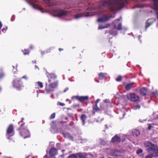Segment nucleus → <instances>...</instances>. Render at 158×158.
Segmentation results:
<instances>
[{"mask_svg": "<svg viewBox=\"0 0 158 158\" xmlns=\"http://www.w3.org/2000/svg\"><path fill=\"white\" fill-rule=\"evenodd\" d=\"M4 74L3 73H1L0 74V79L2 78L4 76Z\"/></svg>", "mask_w": 158, "mask_h": 158, "instance_id": "nucleus-38", "label": "nucleus"}, {"mask_svg": "<svg viewBox=\"0 0 158 158\" xmlns=\"http://www.w3.org/2000/svg\"><path fill=\"white\" fill-rule=\"evenodd\" d=\"M143 150L141 149H139L136 151V153L139 154L140 153H142L143 152Z\"/></svg>", "mask_w": 158, "mask_h": 158, "instance_id": "nucleus-31", "label": "nucleus"}, {"mask_svg": "<svg viewBox=\"0 0 158 158\" xmlns=\"http://www.w3.org/2000/svg\"><path fill=\"white\" fill-rule=\"evenodd\" d=\"M80 106V105L79 104H78V105H75L74 106L75 107H76V106Z\"/></svg>", "mask_w": 158, "mask_h": 158, "instance_id": "nucleus-52", "label": "nucleus"}, {"mask_svg": "<svg viewBox=\"0 0 158 158\" xmlns=\"http://www.w3.org/2000/svg\"><path fill=\"white\" fill-rule=\"evenodd\" d=\"M135 84V83L134 82L127 84L125 86V89L127 91H129L130 90L131 88L135 87V86H134Z\"/></svg>", "mask_w": 158, "mask_h": 158, "instance_id": "nucleus-16", "label": "nucleus"}, {"mask_svg": "<svg viewBox=\"0 0 158 158\" xmlns=\"http://www.w3.org/2000/svg\"><path fill=\"white\" fill-rule=\"evenodd\" d=\"M55 156L50 155V156L49 157V158H56V157Z\"/></svg>", "mask_w": 158, "mask_h": 158, "instance_id": "nucleus-44", "label": "nucleus"}, {"mask_svg": "<svg viewBox=\"0 0 158 158\" xmlns=\"http://www.w3.org/2000/svg\"><path fill=\"white\" fill-rule=\"evenodd\" d=\"M72 100L76 99L78 100L80 102H83L85 101H88L89 99V97L88 96H75L72 97Z\"/></svg>", "mask_w": 158, "mask_h": 158, "instance_id": "nucleus-9", "label": "nucleus"}, {"mask_svg": "<svg viewBox=\"0 0 158 158\" xmlns=\"http://www.w3.org/2000/svg\"><path fill=\"white\" fill-rule=\"evenodd\" d=\"M104 102L106 103H108L109 100L107 99H105L104 100Z\"/></svg>", "mask_w": 158, "mask_h": 158, "instance_id": "nucleus-42", "label": "nucleus"}, {"mask_svg": "<svg viewBox=\"0 0 158 158\" xmlns=\"http://www.w3.org/2000/svg\"><path fill=\"white\" fill-rule=\"evenodd\" d=\"M154 10L156 11V15L157 16V19H158V11H157V10H158V8H154Z\"/></svg>", "mask_w": 158, "mask_h": 158, "instance_id": "nucleus-36", "label": "nucleus"}, {"mask_svg": "<svg viewBox=\"0 0 158 158\" xmlns=\"http://www.w3.org/2000/svg\"><path fill=\"white\" fill-rule=\"evenodd\" d=\"M33 7L34 8L37 9V10H41V9H42V8H41L39 7H38L37 6H35V5H33Z\"/></svg>", "mask_w": 158, "mask_h": 158, "instance_id": "nucleus-34", "label": "nucleus"}, {"mask_svg": "<svg viewBox=\"0 0 158 158\" xmlns=\"http://www.w3.org/2000/svg\"><path fill=\"white\" fill-rule=\"evenodd\" d=\"M101 158H105V157H101Z\"/></svg>", "mask_w": 158, "mask_h": 158, "instance_id": "nucleus-59", "label": "nucleus"}, {"mask_svg": "<svg viewBox=\"0 0 158 158\" xmlns=\"http://www.w3.org/2000/svg\"><path fill=\"white\" fill-rule=\"evenodd\" d=\"M64 49L63 48H59V50L60 52H61L62 51H63Z\"/></svg>", "mask_w": 158, "mask_h": 158, "instance_id": "nucleus-45", "label": "nucleus"}, {"mask_svg": "<svg viewBox=\"0 0 158 158\" xmlns=\"http://www.w3.org/2000/svg\"><path fill=\"white\" fill-rule=\"evenodd\" d=\"M68 158H85V157L81 153H77L70 155Z\"/></svg>", "mask_w": 158, "mask_h": 158, "instance_id": "nucleus-11", "label": "nucleus"}, {"mask_svg": "<svg viewBox=\"0 0 158 158\" xmlns=\"http://www.w3.org/2000/svg\"><path fill=\"white\" fill-rule=\"evenodd\" d=\"M22 82L20 79H16L14 80L12 82L13 86L19 90L21 89V87L22 86Z\"/></svg>", "mask_w": 158, "mask_h": 158, "instance_id": "nucleus-6", "label": "nucleus"}, {"mask_svg": "<svg viewBox=\"0 0 158 158\" xmlns=\"http://www.w3.org/2000/svg\"><path fill=\"white\" fill-rule=\"evenodd\" d=\"M93 110L92 111V113L94 115H95L96 112H99L100 110L98 107L97 105H94L92 106Z\"/></svg>", "mask_w": 158, "mask_h": 158, "instance_id": "nucleus-15", "label": "nucleus"}, {"mask_svg": "<svg viewBox=\"0 0 158 158\" xmlns=\"http://www.w3.org/2000/svg\"><path fill=\"white\" fill-rule=\"evenodd\" d=\"M22 78H24L25 79H27V77L26 76H24L22 77Z\"/></svg>", "mask_w": 158, "mask_h": 158, "instance_id": "nucleus-43", "label": "nucleus"}, {"mask_svg": "<svg viewBox=\"0 0 158 158\" xmlns=\"http://www.w3.org/2000/svg\"><path fill=\"white\" fill-rule=\"evenodd\" d=\"M105 26H99L98 27V29H101L105 28Z\"/></svg>", "mask_w": 158, "mask_h": 158, "instance_id": "nucleus-35", "label": "nucleus"}, {"mask_svg": "<svg viewBox=\"0 0 158 158\" xmlns=\"http://www.w3.org/2000/svg\"><path fill=\"white\" fill-rule=\"evenodd\" d=\"M111 17V16H108L106 15H104L102 17L98 18L97 21L98 22L104 23L108 21Z\"/></svg>", "mask_w": 158, "mask_h": 158, "instance_id": "nucleus-10", "label": "nucleus"}, {"mask_svg": "<svg viewBox=\"0 0 158 158\" xmlns=\"http://www.w3.org/2000/svg\"><path fill=\"white\" fill-rule=\"evenodd\" d=\"M33 48V47L32 46V45L30 46L29 48H30V49H32ZM28 49L29 50V48H28Z\"/></svg>", "mask_w": 158, "mask_h": 158, "instance_id": "nucleus-46", "label": "nucleus"}, {"mask_svg": "<svg viewBox=\"0 0 158 158\" xmlns=\"http://www.w3.org/2000/svg\"><path fill=\"white\" fill-rule=\"evenodd\" d=\"M116 29L118 30H120L122 29V24L120 23L118 24L117 27L116 28Z\"/></svg>", "mask_w": 158, "mask_h": 158, "instance_id": "nucleus-27", "label": "nucleus"}, {"mask_svg": "<svg viewBox=\"0 0 158 158\" xmlns=\"http://www.w3.org/2000/svg\"><path fill=\"white\" fill-rule=\"evenodd\" d=\"M140 107V106L139 105H136L135 106V109H139Z\"/></svg>", "mask_w": 158, "mask_h": 158, "instance_id": "nucleus-37", "label": "nucleus"}, {"mask_svg": "<svg viewBox=\"0 0 158 158\" xmlns=\"http://www.w3.org/2000/svg\"><path fill=\"white\" fill-rule=\"evenodd\" d=\"M127 99L132 102H136L139 99V97L136 94L133 93H130L127 95Z\"/></svg>", "mask_w": 158, "mask_h": 158, "instance_id": "nucleus-7", "label": "nucleus"}, {"mask_svg": "<svg viewBox=\"0 0 158 158\" xmlns=\"http://www.w3.org/2000/svg\"><path fill=\"white\" fill-rule=\"evenodd\" d=\"M148 89L146 87H143L140 90V94L141 95L145 96L147 95Z\"/></svg>", "mask_w": 158, "mask_h": 158, "instance_id": "nucleus-17", "label": "nucleus"}, {"mask_svg": "<svg viewBox=\"0 0 158 158\" xmlns=\"http://www.w3.org/2000/svg\"><path fill=\"white\" fill-rule=\"evenodd\" d=\"M29 156H28L26 157V158H29Z\"/></svg>", "mask_w": 158, "mask_h": 158, "instance_id": "nucleus-53", "label": "nucleus"}, {"mask_svg": "<svg viewBox=\"0 0 158 158\" xmlns=\"http://www.w3.org/2000/svg\"><path fill=\"white\" fill-rule=\"evenodd\" d=\"M110 33L113 35H116L117 34V31H115L114 29H111L109 31Z\"/></svg>", "mask_w": 158, "mask_h": 158, "instance_id": "nucleus-22", "label": "nucleus"}, {"mask_svg": "<svg viewBox=\"0 0 158 158\" xmlns=\"http://www.w3.org/2000/svg\"><path fill=\"white\" fill-rule=\"evenodd\" d=\"M13 70L14 71V72H15L17 71V68H16V69H15V70H14V69L15 68V67L13 66Z\"/></svg>", "mask_w": 158, "mask_h": 158, "instance_id": "nucleus-47", "label": "nucleus"}, {"mask_svg": "<svg viewBox=\"0 0 158 158\" xmlns=\"http://www.w3.org/2000/svg\"><path fill=\"white\" fill-rule=\"evenodd\" d=\"M54 11L56 13V14L54 15V16L60 17L66 15L68 14L67 11L59 9L55 10Z\"/></svg>", "mask_w": 158, "mask_h": 158, "instance_id": "nucleus-8", "label": "nucleus"}, {"mask_svg": "<svg viewBox=\"0 0 158 158\" xmlns=\"http://www.w3.org/2000/svg\"><path fill=\"white\" fill-rule=\"evenodd\" d=\"M21 122V121L20 122H19V123H20Z\"/></svg>", "mask_w": 158, "mask_h": 158, "instance_id": "nucleus-58", "label": "nucleus"}, {"mask_svg": "<svg viewBox=\"0 0 158 158\" xmlns=\"http://www.w3.org/2000/svg\"><path fill=\"white\" fill-rule=\"evenodd\" d=\"M67 109H68V110H69V109H69V108H68Z\"/></svg>", "mask_w": 158, "mask_h": 158, "instance_id": "nucleus-61", "label": "nucleus"}, {"mask_svg": "<svg viewBox=\"0 0 158 158\" xmlns=\"http://www.w3.org/2000/svg\"><path fill=\"white\" fill-rule=\"evenodd\" d=\"M155 6H158V0H152Z\"/></svg>", "mask_w": 158, "mask_h": 158, "instance_id": "nucleus-29", "label": "nucleus"}, {"mask_svg": "<svg viewBox=\"0 0 158 158\" xmlns=\"http://www.w3.org/2000/svg\"><path fill=\"white\" fill-rule=\"evenodd\" d=\"M110 26L109 24H107L105 26V28H106L109 27Z\"/></svg>", "mask_w": 158, "mask_h": 158, "instance_id": "nucleus-41", "label": "nucleus"}, {"mask_svg": "<svg viewBox=\"0 0 158 158\" xmlns=\"http://www.w3.org/2000/svg\"><path fill=\"white\" fill-rule=\"evenodd\" d=\"M47 77L48 78V82H51L53 81L57 78V76L54 73H49L47 75Z\"/></svg>", "mask_w": 158, "mask_h": 158, "instance_id": "nucleus-12", "label": "nucleus"}, {"mask_svg": "<svg viewBox=\"0 0 158 158\" xmlns=\"http://www.w3.org/2000/svg\"><path fill=\"white\" fill-rule=\"evenodd\" d=\"M151 25V24L149 23H148L146 22V26H145V29H147L148 27L150 25Z\"/></svg>", "mask_w": 158, "mask_h": 158, "instance_id": "nucleus-33", "label": "nucleus"}, {"mask_svg": "<svg viewBox=\"0 0 158 158\" xmlns=\"http://www.w3.org/2000/svg\"><path fill=\"white\" fill-rule=\"evenodd\" d=\"M59 105L61 106H64L65 105V104L64 103L62 102H59Z\"/></svg>", "mask_w": 158, "mask_h": 158, "instance_id": "nucleus-39", "label": "nucleus"}, {"mask_svg": "<svg viewBox=\"0 0 158 158\" xmlns=\"http://www.w3.org/2000/svg\"><path fill=\"white\" fill-rule=\"evenodd\" d=\"M97 81L98 82H99V81Z\"/></svg>", "mask_w": 158, "mask_h": 158, "instance_id": "nucleus-62", "label": "nucleus"}, {"mask_svg": "<svg viewBox=\"0 0 158 158\" xmlns=\"http://www.w3.org/2000/svg\"><path fill=\"white\" fill-rule=\"evenodd\" d=\"M82 109H78L77 110V111L78 112H80V111H81L82 110Z\"/></svg>", "mask_w": 158, "mask_h": 158, "instance_id": "nucleus-48", "label": "nucleus"}, {"mask_svg": "<svg viewBox=\"0 0 158 158\" xmlns=\"http://www.w3.org/2000/svg\"><path fill=\"white\" fill-rule=\"evenodd\" d=\"M15 134L14 127L13 124H10L8 127L6 131V136L8 139H12V136Z\"/></svg>", "mask_w": 158, "mask_h": 158, "instance_id": "nucleus-4", "label": "nucleus"}, {"mask_svg": "<svg viewBox=\"0 0 158 158\" xmlns=\"http://www.w3.org/2000/svg\"><path fill=\"white\" fill-rule=\"evenodd\" d=\"M116 80L118 82H120L122 80V77L120 75L116 79Z\"/></svg>", "mask_w": 158, "mask_h": 158, "instance_id": "nucleus-25", "label": "nucleus"}, {"mask_svg": "<svg viewBox=\"0 0 158 158\" xmlns=\"http://www.w3.org/2000/svg\"><path fill=\"white\" fill-rule=\"evenodd\" d=\"M121 138L117 135H115L112 138L111 142L113 143H118L121 141Z\"/></svg>", "mask_w": 158, "mask_h": 158, "instance_id": "nucleus-13", "label": "nucleus"}, {"mask_svg": "<svg viewBox=\"0 0 158 158\" xmlns=\"http://www.w3.org/2000/svg\"><path fill=\"white\" fill-rule=\"evenodd\" d=\"M21 119L22 120H23L24 119V118H22Z\"/></svg>", "mask_w": 158, "mask_h": 158, "instance_id": "nucleus-57", "label": "nucleus"}, {"mask_svg": "<svg viewBox=\"0 0 158 158\" xmlns=\"http://www.w3.org/2000/svg\"><path fill=\"white\" fill-rule=\"evenodd\" d=\"M154 154L151 153V154H149L145 158H152V157L154 156L153 155Z\"/></svg>", "mask_w": 158, "mask_h": 158, "instance_id": "nucleus-30", "label": "nucleus"}, {"mask_svg": "<svg viewBox=\"0 0 158 158\" xmlns=\"http://www.w3.org/2000/svg\"><path fill=\"white\" fill-rule=\"evenodd\" d=\"M45 157L46 158H48V157L47 156H45Z\"/></svg>", "mask_w": 158, "mask_h": 158, "instance_id": "nucleus-54", "label": "nucleus"}, {"mask_svg": "<svg viewBox=\"0 0 158 158\" xmlns=\"http://www.w3.org/2000/svg\"><path fill=\"white\" fill-rule=\"evenodd\" d=\"M114 27L115 28V25H114Z\"/></svg>", "mask_w": 158, "mask_h": 158, "instance_id": "nucleus-63", "label": "nucleus"}, {"mask_svg": "<svg viewBox=\"0 0 158 158\" xmlns=\"http://www.w3.org/2000/svg\"><path fill=\"white\" fill-rule=\"evenodd\" d=\"M49 154L50 155H56L58 154L57 149L55 148H52L49 151Z\"/></svg>", "mask_w": 158, "mask_h": 158, "instance_id": "nucleus-14", "label": "nucleus"}, {"mask_svg": "<svg viewBox=\"0 0 158 158\" xmlns=\"http://www.w3.org/2000/svg\"><path fill=\"white\" fill-rule=\"evenodd\" d=\"M89 13H87L86 14L85 16L86 17H87L88 16H89ZM85 16V15L83 13H79V14H77L75 16V19H78L80 18H81L82 17H83Z\"/></svg>", "mask_w": 158, "mask_h": 158, "instance_id": "nucleus-19", "label": "nucleus"}, {"mask_svg": "<svg viewBox=\"0 0 158 158\" xmlns=\"http://www.w3.org/2000/svg\"><path fill=\"white\" fill-rule=\"evenodd\" d=\"M148 130H150L153 127L152 125L151 124H148Z\"/></svg>", "mask_w": 158, "mask_h": 158, "instance_id": "nucleus-32", "label": "nucleus"}, {"mask_svg": "<svg viewBox=\"0 0 158 158\" xmlns=\"http://www.w3.org/2000/svg\"><path fill=\"white\" fill-rule=\"evenodd\" d=\"M65 151V150H62V152H64Z\"/></svg>", "mask_w": 158, "mask_h": 158, "instance_id": "nucleus-55", "label": "nucleus"}, {"mask_svg": "<svg viewBox=\"0 0 158 158\" xmlns=\"http://www.w3.org/2000/svg\"><path fill=\"white\" fill-rule=\"evenodd\" d=\"M36 85L40 88H42L43 87V84L41 82L38 81L36 83Z\"/></svg>", "mask_w": 158, "mask_h": 158, "instance_id": "nucleus-26", "label": "nucleus"}, {"mask_svg": "<svg viewBox=\"0 0 158 158\" xmlns=\"http://www.w3.org/2000/svg\"><path fill=\"white\" fill-rule=\"evenodd\" d=\"M62 134L63 135V136L66 138H70V139H72L73 138V137H72L70 134H69L68 132H63L62 133Z\"/></svg>", "mask_w": 158, "mask_h": 158, "instance_id": "nucleus-21", "label": "nucleus"}, {"mask_svg": "<svg viewBox=\"0 0 158 158\" xmlns=\"http://www.w3.org/2000/svg\"><path fill=\"white\" fill-rule=\"evenodd\" d=\"M117 20H118V21H119V19H117Z\"/></svg>", "mask_w": 158, "mask_h": 158, "instance_id": "nucleus-60", "label": "nucleus"}, {"mask_svg": "<svg viewBox=\"0 0 158 158\" xmlns=\"http://www.w3.org/2000/svg\"><path fill=\"white\" fill-rule=\"evenodd\" d=\"M22 51L24 55L28 54L30 52L28 49H24L23 50H22Z\"/></svg>", "mask_w": 158, "mask_h": 158, "instance_id": "nucleus-23", "label": "nucleus"}, {"mask_svg": "<svg viewBox=\"0 0 158 158\" xmlns=\"http://www.w3.org/2000/svg\"><path fill=\"white\" fill-rule=\"evenodd\" d=\"M60 145V144L59 143H57L56 144V147H58Z\"/></svg>", "mask_w": 158, "mask_h": 158, "instance_id": "nucleus-50", "label": "nucleus"}, {"mask_svg": "<svg viewBox=\"0 0 158 158\" xmlns=\"http://www.w3.org/2000/svg\"><path fill=\"white\" fill-rule=\"evenodd\" d=\"M51 98H54V96H53V94H52L51 96Z\"/></svg>", "mask_w": 158, "mask_h": 158, "instance_id": "nucleus-51", "label": "nucleus"}, {"mask_svg": "<svg viewBox=\"0 0 158 158\" xmlns=\"http://www.w3.org/2000/svg\"><path fill=\"white\" fill-rule=\"evenodd\" d=\"M99 99H97V100L96 101V102H95V105H97V104H98V103L99 102Z\"/></svg>", "mask_w": 158, "mask_h": 158, "instance_id": "nucleus-40", "label": "nucleus"}, {"mask_svg": "<svg viewBox=\"0 0 158 158\" xmlns=\"http://www.w3.org/2000/svg\"><path fill=\"white\" fill-rule=\"evenodd\" d=\"M87 118V116L85 114H82L81 116L80 119L82 121V124L83 126L85 125V120Z\"/></svg>", "mask_w": 158, "mask_h": 158, "instance_id": "nucleus-18", "label": "nucleus"}, {"mask_svg": "<svg viewBox=\"0 0 158 158\" xmlns=\"http://www.w3.org/2000/svg\"><path fill=\"white\" fill-rule=\"evenodd\" d=\"M2 26V23L0 21V29H1Z\"/></svg>", "mask_w": 158, "mask_h": 158, "instance_id": "nucleus-49", "label": "nucleus"}, {"mask_svg": "<svg viewBox=\"0 0 158 158\" xmlns=\"http://www.w3.org/2000/svg\"><path fill=\"white\" fill-rule=\"evenodd\" d=\"M1 87H0V92L1 91Z\"/></svg>", "mask_w": 158, "mask_h": 158, "instance_id": "nucleus-56", "label": "nucleus"}, {"mask_svg": "<svg viewBox=\"0 0 158 158\" xmlns=\"http://www.w3.org/2000/svg\"><path fill=\"white\" fill-rule=\"evenodd\" d=\"M141 0V1H145V0Z\"/></svg>", "mask_w": 158, "mask_h": 158, "instance_id": "nucleus-64", "label": "nucleus"}, {"mask_svg": "<svg viewBox=\"0 0 158 158\" xmlns=\"http://www.w3.org/2000/svg\"><path fill=\"white\" fill-rule=\"evenodd\" d=\"M146 150L149 153L154 154V157L158 156V147L151 142L146 141L144 143Z\"/></svg>", "mask_w": 158, "mask_h": 158, "instance_id": "nucleus-2", "label": "nucleus"}, {"mask_svg": "<svg viewBox=\"0 0 158 158\" xmlns=\"http://www.w3.org/2000/svg\"><path fill=\"white\" fill-rule=\"evenodd\" d=\"M132 133L133 135L134 136L137 137L140 134V132L139 130L136 129L133 130Z\"/></svg>", "mask_w": 158, "mask_h": 158, "instance_id": "nucleus-20", "label": "nucleus"}, {"mask_svg": "<svg viewBox=\"0 0 158 158\" xmlns=\"http://www.w3.org/2000/svg\"><path fill=\"white\" fill-rule=\"evenodd\" d=\"M99 78L100 80H103L105 77L104 74L102 73H101L98 74Z\"/></svg>", "mask_w": 158, "mask_h": 158, "instance_id": "nucleus-24", "label": "nucleus"}, {"mask_svg": "<svg viewBox=\"0 0 158 158\" xmlns=\"http://www.w3.org/2000/svg\"><path fill=\"white\" fill-rule=\"evenodd\" d=\"M24 124L25 123L21 124L20 127L18 129V130L19 131L21 136L25 139L29 136L30 133L28 130L23 127V126Z\"/></svg>", "mask_w": 158, "mask_h": 158, "instance_id": "nucleus-5", "label": "nucleus"}, {"mask_svg": "<svg viewBox=\"0 0 158 158\" xmlns=\"http://www.w3.org/2000/svg\"><path fill=\"white\" fill-rule=\"evenodd\" d=\"M49 83L50 84L48 85L47 83L46 84L45 90L46 94H48L54 91L55 89L57 87L59 84L58 81Z\"/></svg>", "mask_w": 158, "mask_h": 158, "instance_id": "nucleus-3", "label": "nucleus"}, {"mask_svg": "<svg viewBox=\"0 0 158 158\" xmlns=\"http://www.w3.org/2000/svg\"><path fill=\"white\" fill-rule=\"evenodd\" d=\"M56 114L55 113H53L51 114L49 117V119H52L54 118L55 117Z\"/></svg>", "mask_w": 158, "mask_h": 158, "instance_id": "nucleus-28", "label": "nucleus"}, {"mask_svg": "<svg viewBox=\"0 0 158 158\" xmlns=\"http://www.w3.org/2000/svg\"><path fill=\"white\" fill-rule=\"evenodd\" d=\"M128 0H103L101 2L102 5L113 11L116 7L122 8Z\"/></svg>", "mask_w": 158, "mask_h": 158, "instance_id": "nucleus-1", "label": "nucleus"}]
</instances>
